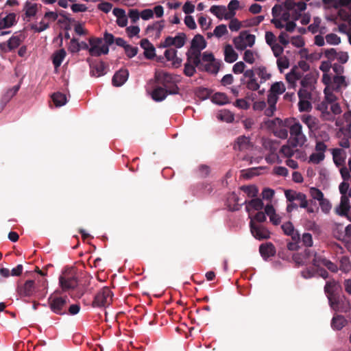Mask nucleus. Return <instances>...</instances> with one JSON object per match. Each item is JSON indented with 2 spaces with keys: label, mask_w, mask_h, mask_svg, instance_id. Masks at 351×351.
I'll use <instances>...</instances> for the list:
<instances>
[{
  "label": "nucleus",
  "mask_w": 351,
  "mask_h": 351,
  "mask_svg": "<svg viewBox=\"0 0 351 351\" xmlns=\"http://www.w3.org/2000/svg\"><path fill=\"white\" fill-rule=\"evenodd\" d=\"M322 72V81L325 85L324 93H341L348 86L344 67L338 64H332L329 61H322L319 66Z\"/></svg>",
  "instance_id": "obj_1"
},
{
  "label": "nucleus",
  "mask_w": 351,
  "mask_h": 351,
  "mask_svg": "<svg viewBox=\"0 0 351 351\" xmlns=\"http://www.w3.org/2000/svg\"><path fill=\"white\" fill-rule=\"evenodd\" d=\"M323 121H335L337 126L340 125V121L336 117L342 112L341 107L335 93H324V99L316 106Z\"/></svg>",
  "instance_id": "obj_2"
},
{
  "label": "nucleus",
  "mask_w": 351,
  "mask_h": 351,
  "mask_svg": "<svg viewBox=\"0 0 351 351\" xmlns=\"http://www.w3.org/2000/svg\"><path fill=\"white\" fill-rule=\"evenodd\" d=\"M285 10L282 11L280 19L284 22H287L290 19L297 21L302 15V12L306 8L305 2L300 1L295 3L293 0H287L284 3Z\"/></svg>",
  "instance_id": "obj_3"
},
{
  "label": "nucleus",
  "mask_w": 351,
  "mask_h": 351,
  "mask_svg": "<svg viewBox=\"0 0 351 351\" xmlns=\"http://www.w3.org/2000/svg\"><path fill=\"white\" fill-rule=\"evenodd\" d=\"M206 47V42L204 38L200 34L195 35L191 41V49L186 53L189 60L199 66L201 63V51Z\"/></svg>",
  "instance_id": "obj_4"
},
{
  "label": "nucleus",
  "mask_w": 351,
  "mask_h": 351,
  "mask_svg": "<svg viewBox=\"0 0 351 351\" xmlns=\"http://www.w3.org/2000/svg\"><path fill=\"white\" fill-rule=\"evenodd\" d=\"M289 143L292 147H302L307 141V138L302 131V125L299 121H293L289 126Z\"/></svg>",
  "instance_id": "obj_5"
},
{
  "label": "nucleus",
  "mask_w": 351,
  "mask_h": 351,
  "mask_svg": "<svg viewBox=\"0 0 351 351\" xmlns=\"http://www.w3.org/2000/svg\"><path fill=\"white\" fill-rule=\"evenodd\" d=\"M340 289V285L335 280H330L326 283L324 291L328 300L330 306L334 311H339V296L337 292Z\"/></svg>",
  "instance_id": "obj_6"
},
{
  "label": "nucleus",
  "mask_w": 351,
  "mask_h": 351,
  "mask_svg": "<svg viewBox=\"0 0 351 351\" xmlns=\"http://www.w3.org/2000/svg\"><path fill=\"white\" fill-rule=\"evenodd\" d=\"M157 80L164 84L166 88L169 87V84H173L169 90V93L176 95L178 93L179 88L176 84L180 82V75H174L166 72H159L156 75Z\"/></svg>",
  "instance_id": "obj_7"
},
{
  "label": "nucleus",
  "mask_w": 351,
  "mask_h": 351,
  "mask_svg": "<svg viewBox=\"0 0 351 351\" xmlns=\"http://www.w3.org/2000/svg\"><path fill=\"white\" fill-rule=\"evenodd\" d=\"M256 36L248 31H242L239 35L233 39V43L237 49L242 51L247 47H252L255 43Z\"/></svg>",
  "instance_id": "obj_8"
},
{
  "label": "nucleus",
  "mask_w": 351,
  "mask_h": 351,
  "mask_svg": "<svg viewBox=\"0 0 351 351\" xmlns=\"http://www.w3.org/2000/svg\"><path fill=\"white\" fill-rule=\"evenodd\" d=\"M60 285L64 291L74 289L77 285L75 270L72 268L64 271L59 278Z\"/></svg>",
  "instance_id": "obj_9"
},
{
  "label": "nucleus",
  "mask_w": 351,
  "mask_h": 351,
  "mask_svg": "<svg viewBox=\"0 0 351 351\" xmlns=\"http://www.w3.org/2000/svg\"><path fill=\"white\" fill-rule=\"evenodd\" d=\"M112 296L113 293L111 290L108 287H105L96 294L93 301V306L106 308L111 304Z\"/></svg>",
  "instance_id": "obj_10"
},
{
  "label": "nucleus",
  "mask_w": 351,
  "mask_h": 351,
  "mask_svg": "<svg viewBox=\"0 0 351 351\" xmlns=\"http://www.w3.org/2000/svg\"><path fill=\"white\" fill-rule=\"evenodd\" d=\"M68 302L66 297L50 296L49 298V307L51 311L57 315L66 314V306Z\"/></svg>",
  "instance_id": "obj_11"
},
{
  "label": "nucleus",
  "mask_w": 351,
  "mask_h": 351,
  "mask_svg": "<svg viewBox=\"0 0 351 351\" xmlns=\"http://www.w3.org/2000/svg\"><path fill=\"white\" fill-rule=\"evenodd\" d=\"M89 45V53L92 56H99L101 54H107L109 51L108 45L104 43V41L102 38H90Z\"/></svg>",
  "instance_id": "obj_12"
},
{
  "label": "nucleus",
  "mask_w": 351,
  "mask_h": 351,
  "mask_svg": "<svg viewBox=\"0 0 351 351\" xmlns=\"http://www.w3.org/2000/svg\"><path fill=\"white\" fill-rule=\"evenodd\" d=\"M241 82L250 90H257L260 88L261 83L258 82L255 72L252 69L245 70L241 79Z\"/></svg>",
  "instance_id": "obj_13"
},
{
  "label": "nucleus",
  "mask_w": 351,
  "mask_h": 351,
  "mask_svg": "<svg viewBox=\"0 0 351 351\" xmlns=\"http://www.w3.org/2000/svg\"><path fill=\"white\" fill-rule=\"evenodd\" d=\"M186 36L184 33H178L175 37L167 36L163 43H161L160 47L167 48L170 46H175L176 48L182 47L186 43Z\"/></svg>",
  "instance_id": "obj_14"
},
{
  "label": "nucleus",
  "mask_w": 351,
  "mask_h": 351,
  "mask_svg": "<svg viewBox=\"0 0 351 351\" xmlns=\"http://www.w3.org/2000/svg\"><path fill=\"white\" fill-rule=\"evenodd\" d=\"M300 119L307 126L309 135H315V133L320 128L319 120L317 117L307 114H302Z\"/></svg>",
  "instance_id": "obj_15"
},
{
  "label": "nucleus",
  "mask_w": 351,
  "mask_h": 351,
  "mask_svg": "<svg viewBox=\"0 0 351 351\" xmlns=\"http://www.w3.org/2000/svg\"><path fill=\"white\" fill-rule=\"evenodd\" d=\"M250 227L252 234L258 240L267 239L269 238V231L262 224L250 221Z\"/></svg>",
  "instance_id": "obj_16"
},
{
  "label": "nucleus",
  "mask_w": 351,
  "mask_h": 351,
  "mask_svg": "<svg viewBox=\"0 0 351 351\" xmlns=\"http://www.w3.org/2000/svg\"><path fill=\"white\" fill-rule=\"evenodd\" d=\"M25 36L21 34L13 35L8 40L7 43H0V48L4 51H12L18 47L23 42Z\"/></svg>",
  "instance_id": "obj_17"
},
{
  "label": "nucleus",
  "mask_w": 351,
  "mask_h": 351,
  "mask_svg": "<svg viewBox=\"0 0 351 351\" xmlns=\"http://www.w3.org/2000/svg\"><path fill=\"white\" fill-rule=\"evenodd\" d=\"M350 210V204L349 196H341L339 205L335 208V213L339 216L346 217L350 221H351V218L349 216Z\"/></svg>",
  "instance_id": "obj_18"
},
{
  "label": "nucleus",
  "mask_w": 351,
  "mask_h": 351,
  "mask_svg": "<svg viewBox=\"0 0 351 351\" xmlns=\"http://www.w3.org/2000/svg\"><path fill=\"white\" fill-rule=\"evenodd\" d=\"M339 138V145L343 148H348L350 147V140L351 139V129L340 127L337 133Z\"/></svg>",
  "instance_id": "obj_19"
},
{
  "label": "nucleus",
  "mask_w": 351,
  "mask_h": 351,
  "mask_svg": "<svg viewBox=\"0 0 351 351\" xmlns=\"http://www.w3.org/2000/svg\"><path fill=\"white\" fill-rule=\"evenodd\" d=\"M164 21L154 22L152 25H149L147 27L146 33L149 37L158 39L160 36L161 32L164 29Z\"/></svg>",
  "instance_id": "obj_20"
},
{
  "label": "nucleus",
  "mask_w": 351,
  "mask_h": 351,
  "mask_svg": "<svg viewBox=\"0 0 351 351\" xmlns=\"http://www.w3.org/2000/svg\"><path fill=\"white\" fill-rule=\"evenodd\" d=\"M243 204L245 205V210L248 213L249 217H251V214L254 211L261 210L263 208V203L259 198H253L250 201L245 199Z\"/></svg>",
  "instance_id": "obj_21"
},
{
  "label": "nucleus",
  "mask_w": 351,
  "mask_h": 351,
  "mask_svg": "<svg viewBox=\"0 0 351 351\" xmlns=\"http://www.w3.org/2000/svg\"><path fill=\"white\" fill-rule=\"evenodd\" d=\"M252 147L253 145L250 141V138L245 136H241L238 137L234 145V149L239 151L251 150Z\"/></svg>",
  "instance_id": "obj_22"
},
{
  "label": "nucleus",
  "mask_w": 351,
  "mask_h": 351,
  "mask_svg": "<svg viewBox=\"0 0 351 351\" xmlns=\"http://www.w3.org/2000/svg\"><path fill=\"white\" fill-rule=\"evenodd\" d=\"M16 21V14L14 13L0 14V29L12 27Z\"/></svg>",
  "instance_id": "obj_23"
},
{
  "label": "nucleus",
  "mask_w": 351,
  "mask_h": 351,
  "mask_svg": "<svg viewBox=\"0 0 351 351\" xmlns=\"http://www.w3.org/2000/svg\"><path fill=\"white\" fill-rule=\"evenodd\" d=\"M331 154L332 155L334 163L337 167L343 166L345 164L346 154L343 149L340 148L332 149Z\"/></svg>",
  "instance_id": "obj_24"
},
{
  "label": "nucleus",
  "mask_w": 351,
  "mask_h": 351,
  "mask_svg": "<svg viewBox=\"0 0 351 351\" xmlns=\"http://www.w3.org/2000/svg\"><path fill=\"white\" fill-rule=\"evenodd\" d=\"M165 56L168 61L171 62L172 65L177 68L181 65L182 59L177 56V50L173 48L166 49Z\"/></svg>",
  "instance_id": "obj_25"
},
{
  "label": "nucleus",
  "mask_w": 351,
  "mask_h": 351,
  "mask_svg": "<svg viewBox=\"0 0 351 351\" xmlns=\"http://www.w3.org/2000/svg\"><path fill=\"white\" fill-rule=\"evenodd\" d=\"M128 71L125 69H121L117 71L113 76L112 82L114 86H122L128 78Z\"/></svg>",
  "instance_id": "obj_26"
},
{
  "label": "nucleus",
  "mask_w": 351,
  "mask_h": 351,
  "mask_svg": "<svg viewBox=\"0 0 351 351\" xmlns=\"http://www.w3.org/2000/svg\"><path fill=\"white\" fill-rule=\"evenodd\" d=\"M227 204L230 210H238L240 207L243 204L241 202L240 198L234 193H230L227 198Z\"/></svg>",
  "instance_id": "obj_27"
},
{
  "label": "nucleus",
  "mask_w": 351,
  "mask_h": 351,
  "mask_svg": "<svg viewBox=\"0 0 351 351\" xmlns=\"http://www.w3.org/2000/svg\"><path fill=\"white\" fill-rule=\"evenodd\" d=\"M90 73L93 76L100 77L106 74V66L103 62H93L90 64Z\"/></svg>",
  "instance_id": "obj_28"
},
{
  "label": "nucleus",
  "mask_w": 351,
  "mask_h": 351,
  "mask_svg": "<svg viewBox=\"0 0 351 351\" xmlns=\"http://www.w3.org/2000/svg\"><path fill=\"white\" fill-rule=\"evenodd\" d=\"M140 45L144 49V55L147 58L152 59L155 56V47L147 39L141 40Z\"/></svg>",
  "instance_id": "obj_29"
},
{
  "label": "nucleus",
  "mask_w": 351,
  "mask_h": 351,
  "mask_svg": "<svg viewBox=\"0 0 351 351\" xmlns=\"http://www.w3.org/2000/svg\"><path fill=\"white\" fill-rule=\"evenodd\" d=\"M265 214L269 217L270 221L274 225H278L281 222V217L276 214L274 206L271 204H267L265 207Z\"/></svg>",
  "instance_id": "obj_30"
},
{
  "label": "nucleus",
  "mask_w": 351,
  "mask_h": 351,
  "mask_svg": "<svg viewBox=\"0 0 351 351\" xmlns=\"http://www.w3.org/2000/svg\"><path fill=\"white\" fill-rule=\"evenodd\" d=\"M259 252L265 260L273 256L276 253L275 247L271 243L261 245L259 247Z\"/></svg>",
  "instance_id": "obj_31"
},
{
  "label": "nucleus",
  "mask_w": 351,
  "mask_h": 351,
  "mask_svg": "<svg viewBox=\"0 0 351 351\" xmlns=\"http://www.w3.org/2000/svg\"><path fill=\"white\" fill-rule=\"evenodd\" d=\"M348 324L347 319L340 315H335L331 320V328L335 330H340Z\"/></svg>",
  "instance_id": "obj_32"
},
{
  "label": "nucleus",
  "mask_w": 351,
  "mask_h": 351,
  "mask_svg": "<svg viewBox=\"0 0 351 351\" xmlns=\"http://www.w3.org/2000/svg\"><path fill=\"white\" fill-rule=\"evenodd\" d=\"M38 8V4L31 1H26L23 6L25 17L29 19L34 17L36 14Z\"/></svg>",
  "instance_id": "obj_33"
},
{
  "label": "nucleus",
  "mask_w": 351,
  "mask_h": 351,
  "mask_svg": "<svg viewBox=\"0 0 351 351\" xmlns=\"http://www.w3.org/2000/svg\"><path fill=\"white\" fill-rule=\"evenodd\" d=\"M210 12L219 19H228L230 18L226 7L223 5H213L210 8Z\"/></svg>",
  "instance_id": "obj_34"
},
{
  "label": "nucleus",
  "mask_w": 351,
  "mask_h": 351,
  "mask_svg": "<svg viewBox=\"0 0 351 351\" xmlns=\"http://www.w3.org/2000/svg\"><path fill=\"white\" fill-rule=\"evenodd\" d=\"M238 58V54L235 52L233 47L226 45L224 47V60L226 62L232 63Z\"/></svg>",
  "instance_id": "obj_35"
},
{
  "label": "nucleus",
  "mask_w": 351,
  "mask_h": 351,
  "mask_svg": "<svg viewBox=\"0 0 351 351\" xmlns=\"http://www.w3.org/2000/svg\"><path fill=\"white\" fill-rule=\"evenodd\" d=\"M169 93V90L166 88L157 87L154 89L152 93V97L154 101H161L164 100Z\"/></svg>",
  "instance_id": "obj_36"
},
{
  "label": "nucleus",
  "mask_w": 351,
  "mask_h": 351,
  "mask_svg": "<svg viewBox=\"0 0 351 351\" xmlns=\"http://www.w3.org/2000/svg\"><path fill=\"white\" fill-rule=\"evenodd\" d=\"M20 84L16 85L12 88L8 89L5 93L2 95L1 103L4 106L19 91Z\"/></svg>",
  "instance_id": "obj_37"
},
{
  "label": "nucleus",
  "mask_w": 351,
  "mask_h": 351,
  "mask_svg": "<svg viewBox=\"0 0 351 351\" xmlns=\"http://www.w3.org/2000/svg\"><path fill=\"white\" fill-rule=\"evenodd\" d=\"M282 229L284 232L291 237L293 241H299L300 235L298 232H295L294 226L291 222H286L282 225Z\"/></svg>",
  "instance_id": "obj_38"
},
{
  "label": "nucleus",
  "mask_w": 351,
  "mask_h": 351,
  "mask_svg": "<svg viewBox=\"0 0 351 351\" xmlns=\"http://www.w3.org/2000/svg\"><path fill=\"white\" fill-rule=\"evenodd\" d=\"M66 55L64 49L55 51L52 56V62L56 69H58L62 64Z\"/></svg>",
  "instance_id": "obj_39"
},
{
  "label": "nucleus",
  "mask_w": 351,
  "mask_h": 351,
  "mask_svg": "<svg viewBox=\"0 0 351 351\" xmlns=\"http://www.w3.org/2000/svg\"><path fill=\"white\" fill-rule=\"evenodd\" d=\"M286 80L289 84L290 88H295L298 81L302 80L300 72L292 71L286 75Z\"/></svg>",
  "instance_id": "obj_40"
},
{
  "label": "nucleus",
  "mask_w": 351,
  "mask_h": 351,
  "mask_svg": "<svg viewBox=\"0 0 351 351\" xmlns=\"http://www.w3.org/2000/svg\"><path fill=\"white\" fill-rule=\"evenodd\" d=\"M34 282L33 280H27L20 291L23 296L29 297L34 293Z\"/></svg>",
  "instance_id": "obj_41"
},
{
  "label": "nucleus",
  "mask_w": 351,
  "mask_h": 351,
  "mask_svg": "<svg viewBox=\"0 0 351 351\" xmlns=\"http://www.w3.org/2000/svg\"><path fill=\"white\" fill-rule=\"evenodd\" d=\"M285 90V85L283 82H276L271 85L269 95H275L278 98V95L282 94Z\"/></svg>",
  "instance_id": "obj_42"
},
{
  "label": "nucleus",
  "mask_w": 351,
  "mask_h": 351,
  "mask_svg": "<svg viewBox=\"0 0 351 351\" xmlns=\"http://www.w3.org/2000/svg\"><path fill=\"white\" fill-rule=\"evenodd\" d=\"M278 98L275 95H268L267 103L269 104V107L266 108L265 111V114L267 117L273 116L275 110H276V104L277 102Z\"/></svg>",
  "instance_id": "obj_43"
},
{
  "label": "nucleus",
  "mask_w": 351,
  "mask_h": 351,
  "mask_svg": "<svg viewBox=\"0 0 351 351\" xmlns=\"http://www.w3.org/2000/svg\"><path fill=\"white\" fill-rule=\"evenodd\" d=\"M211 101L213 103L219 106H223L230 102L228 97L223 93H215L211 98Z\"/></svg>",
  "instance_id": "obj_44"
},
{
  "label": "nucleus",
  "mask_w": 351,
  "mask_h": 351,
  "mask_svg": "<svg viewBox=\"0 0 351 351\" xmlns=\"http://www.w3.org/2000/svg\"><path fill=\"white\" fill-rule=\"evenodd\" d=\"M217 117L218 119L226 123H232L234 119V114L230 110L225 109L220 110L217 113Z\"/></svg>",
  "instance_id": "obj_45"
},
{
  "label": "nucleus",
  "mask_w": 351,
  "mask_h": 351,
  "mask_svg": "<svg viewBox=\"0 0 351 351\" xmlns=\"http://www.w3.org/2000/svg\"><path fill=\"white\" fill-rule=\"evenodd\" d=\"M255 70L256 71V74L261 79V84L264 83L267 80H269L271 76V73L267 71L265 66H261L257 67Z\"/></svg>",
  "instance_id": "obj_46"
},
{
  "label": "nucleus",
  "mask_w": 351,
  "mask_h": 351,
  "mask_svg": "<svg viewBox=\"0 0 351 351\" xmlns=\"http://www.w3.org/2000/svg\"><path fill=\"white\" fill-rule=\"evenodd\" d=\"M52 100L56 107H61L67 102L66 97L61 93H56L52 95Z\"/></svg>",
  "instance_id": "obj_47"
},
{
  "label": "nucleus",
  "mask_w": 351,
  "mask_h": 351,
  "mask_svg": "<svg viewBox=\"0 0 351 351\" xmlns=\"http://www.w3.org/2000/svg\"><path fill=\"white\" fill-rule=\"evenodd\" d=\"M311 255V250H306L303 254H297L293 255L294 261L298 265H304L306 263V260Z\"/></svg>",
  "instance_id": "obj_48"
},
{
  "label": "nucleus",
  "mask_w": 351,
  "mask_h": 351,
  "mask_svg": "<svg viewBox=\"0 0 351 351\" xmlns=\"http://www.w3.org/2000/svg\"><path fill=\"white\" fill-rule=\"evenodd\" d=\"M202 66H204V69L206 71L212 74H217L219 70V63L217 62L215 60L208 63L204 64Z\"/></svg>",
  "instance_id": "obj_49"
},
{
  "label": "nucleus",
  "mask_w": 351,
  "mask_h": 351,
  "mask_svg": "<svg viewBox=\"0 0 351 351\" xmlns=\"http://www.w3.org/2000/svg\"><path fill=\"white\" fill-rule=\"evenodd\" d=\"M49 24L50 22L47 20H45L44 16L39 23L32 25L31 28L35 32H41L47 29L49 27Z\"/></svg>",
  "instance_id": "obj_50"
},
{
  "label": "nucleus",
  "mask_w": 351,
  "mask_h": 351,
  "mask_svg": "<svg viewBox=\"0 0 351 351\" xmlns=\"http://www.w3.org/2000/svg\"><path fill=\"white\" fill-rule=\"evenodd\" d=\"M333 235L339 240H345L343 226L341 223H335L332 230Z\"/></svg>",
  "instance_id": "obj_51"
},
{
  "label": "nucleus",
  "mask_w": 351,
  "mask_h": 351,
  "mask_svg": "<svg viewBox=\"0 0 351 351\" xmlns=\"http://www.w3.org/2000/svg\"><path fill=\"white\" fill-rule=\"evenodd\" d=\"M241 190L249 197H255L258 193L257 187L254 185L243 186L241 187Z\"/></svg>",
  "instance_id": "obj_52"
},
{
  "label": "nucleus",
  "mask_w": 351,
  "mask_h": 351,
  "mask_svg": "<svg viewBox=\"0 0 351 351\" xmlns=\"http://www.w3.org/2000/svg\"><path fill=\"white\" fill-rule=\"evenodd\" d=\"M320 24L321 19L319 17H315L313 19V23L308 26V29L313 34L317 33L318 32L322 34L324 33V31L320 29Z\"/></svg>",
  "instance_id": "obj_53"
},
{
  "label": "nucleus",
  "mask_w": 351,
  "mask_h": 351,
  "mask_svg": "<svg viewBox=\"0 0 351 351\" xmlns=\"http://www.w3.org/2000/svg\"><path fill=\"white\" fill-rule=\"evenodd\" d=\"M195 66H197L192 61H189L187 56V62L184 64V73L188 77L193 76L196 71Z\"/></svg>",
  "instance_id": "obj_54"
},
{
  "label": "nucleus",
  "mask_w": 351,
  "mask_h": 351,
  "mask_svg": "<svg viewBox=\"0 0 351 351\" xmlns=\"http://www.w3.org/2000/svg\"><path fill=\"white\" fill-rule=\"evenodd\" d=\"M325 39L326 43L330 45H337L341 43V38L334 33L327 34Z\"/></svg>",
  "instance_id": "obj_55"
},
{
  "label": "nucleus",
  "mask_w": 351,
  "mask_h": 351,
  "mask_svg": "<svg viewBox=\"0 0 351 351\" xmlns=\"http://www.w3.org/2000/svg\"><path fill=\"white\" fill-rule=\"evenodd\" d=\"M265 213L259 210L254 215L251 214V217H249L250 219V221H254V223H260L264 222L266 220Z\"/></svg>",
  "instance_id": "obj_56"
},
{
  "label": "nucleus",
  "mask_w": 351,
  "mask_h": 351,
  "mask_svg": "<svg viewBox=\"0 0 351 351\" xmlns=\"http://www.w3.org/2000/svg\"><path fill=\"white\" fill-rule=\"evenodd\" d=\"M298 108L300 112H308L312 108V105L308 99H300L298 102Z\"/></svg>",
  "instance_id": "obj_57"
},
{
  "label": "nucleus",
  "mask_w": 351,
  "mask_h": 351,
  "mask_svg": "<svg viewBox=\"0 0 351 351\" xmlns=\"http://www.w3.org/2000/svg\"><path fill=\"white\" fill-rule=\"evenodd\" d=\"M325 154H321L317 152L311 154L308 162L313 164H319L324 160Z\"/></svg>",
  "instance_id": "obj_58"
},
{
  "label": "nucleus",
  "mask_w": 351,
  "mask_h": 351,
  "mask_svg": "<svg viewBox=\"0 0 351 351\" xmlns=\"http://www.w3.org/2000/svg\"><path fill=\"white\" fill-rule=\"evenodd\" d=\"M339 269L344 273H348L351 269V263L348 258L342 257L340 260Z\"/></svg>",
  "instance_id": "obj_59"
},
{
  "label": "nucleus",
  "mask_w": 351,
  "mask_h": 351,
  "mask_svg": "<svg viewBox=\"0 0 351 351\" xmlns=\"http://www.w3.org/2000/svg\"><path fill=\"white\" fill-rule=\"evenodd\" d=\"M227 34H228L227 27L226 25H223V24L215 27V28L213 31V35L215 37H217V38H219Z\"/></svg>",
  "instance_id": "obj_60"
},
{
  "label": "nucleus",
  "mask_w": 351,
  "mask_h": 351,
  "mask_svg": "<svg viewBox=\"0 0 351 351\" xmlns=\"http://www.w3.org/2000/svg\"><path fill=\"white\" fill-rule=\"evenodd\" d=\"M300 84L302 86L298 91V97L300 99L311 98V93L305 88V83L304 80L300 81Z\"/></svg>",
  "instance_id": "obj_61"
},
{
  "label": "nucleus",
  "mask_w": 351,
  "mask_h": 351,
  "mask_svg": "<svg viewBox=\"0 0 351 351\" xmlns=\"http://www.w3.org/2000/svg\"><path fill=\"white\" fill-rule=\"evenodd\" d=\"M310 195L313 199L319 201V202L324 199V193L319 189L315 187L310 189Z\"/></svg>",
  "instance_id": "obj_62"
},
{
  "label": "nucleus",
  "mask_w": 351,
  "mask_h": 351,
  "mask_svg": "<svg viewBox=\"0 0 351 351\" xmlns=\"http://www.w3.org/2000/svg\"><path fill=\"white\" fill-rule=\"evenodd\" d=\"M337 53L338 52L337 50L333 48L325 49L324 51V56L328 58V61H329L330 63L332 61L336 60Z\"/></svg>",
  "instance_id": "obj_63"
},
{
  "label": "nucleus",
  "mask_w": 351,
  "mask_h": 351,
  "mask_svg": "<svg viewBox=\"0 0 351 351\" xmlns=\"http://www.w3.org/2000/svg\"><path fill=\"white\" fill-rule=\"evenodd\" d=\"M319 204L321 210L324 213L328 214L330 213V211L332 208V205L328 199L324 198L322 201H320L319 202Z\"/></svg>",
  "instance_id": "obj_64"
}]
</instances>
